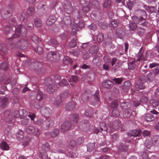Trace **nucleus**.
<instances>
[{"label":"nucleus","mask_w":159,"mask_h":159,"mask_svg":"<svg viewBox=\"0 0 159 159\" xmlns=\"http://www.w3.org/2000/svg\"><path fill=\"white\" fill-rule=\"evenodd\" d=\"M22 32V35L23 37L26 36L27 30L25 27L21 25H18L16 29L15 34L8 39V43L9 44L10 48L11 49L18 48L20 49L24 50L27 48L28 44L27 41L24 39H21L18 41L17 43H15V39L19 37Z\"/></svg>","instance_id":"f257e3e1"},{"label":"nucleus","mask_w":159,"mask_h":159,"mask_svg":"<svg viewBox=\"0 0 159 159\" xmlns=\"http://www.w3.org/2000/svg\"><path fill=\"white\" fill-rule=\"evenodd\" d=\"M136 15L132 17V20L139 23L142 20H145L147 18L146 11L143 10L138 9L135 11Z\"/></svg>","instance_id":"f03ea898"},{"label":"nucleus","mask_w":159,"mask_h":159,"mask_svg":"<svg viewBox=\"0 0 159 159\" xmlns=\"http://www.w3.org/2000/svg\"><path fill=\"white\" fill-rule=\"evenodd\" d=\"M45 85L48 86L47 90L49 93H54L58 89V87L54 82V81L50 78L48 79L45 81Z\"/></svg>","instance_id":"7ed1b4c3"},{"label":"nucleus","mask_w":159,"mask_h":159,"mask_svg":"<svg viewBox=\"0 0 159 159\" xmlns=\"http://www.w3.org/2000/svg\"><path fill=\"white\" fill-rule=\"evenodd\" d=\"M60 57V54L57 51L50 52L47 54V60L48 61L52 63L59 60Z\"/></svg>","instance_id":"20e7f679"},{"label":"nucleus","mask_w":159,"mask_h":159,"mask_svg":"<svg viewBox=\"0 0 159 159\" xmlns=\"http://www.w3.org/2000/svg\"><path fill=\"white\" fill-rule=\"evenodd\" d=\"M26 132L29 134H34L35 136L38 137L39 135L40 132L38 128L35 129L33 126H28L25 129Z\"/></svg>","instance_id":"39448f33"},{"label":"nucleus","mask_w":159,"mask_h":159,"mask_svg":"<svg viewBox=\"0 0 159 159\" xmlns=\"http://www.w3.org/2000/svg\"><path fill=\"white\" fill-rule=\"evenodd\" d=\"M121 125L120 121L119 120H116L114 121L112 124H110L109 126V132L111 133L118 129L119 126Z\"/></svg>","instance_id":"423d86ee"},{"label":"nucleus","mask_w":159,"mask_h":159,"mask_svg":"<svg viewBox=\"0 0 159 159\" xmlns=\"http://www.w3.org/2000/svg\"><path fill=\"white\" fill-rule=\"evenodd\" d=\"M90 16L94 20L98 21L102 19V14L99 10H97L93 11Z\"/></svg>","instance_id":"0eeeda50"},{"label":"nucleus","mask_w":159,"mask_h":159,"mask_svg":"<svg viewBox=\"0 0 159 159\" xmlns=\"http://www.w3.org/2000/svg\"><path fill=\"white\" fill-rule=\"evenodd\" d=\"M53 121L48 118L44 120L43 124V128L45 129H48L49 128L52 127L53 125Z\"/></svg>","instance_id":"6e6552de"},{"label":"nucleus","mask_w":159,"mask_h":159,"mask_svg":"<svg viewBox=\"0 0 159 159\" xmlns=\"http://www.w3.org/2000/svg\"><path fill=\"white\" fill-rule=\"evenodd\" d=\"M71 126V122L69 121H66L61 125V130L62 132H65L68 130Z\"/></svg>","instance_id":"1a4fd4ad"},{"label":"nucleus","mask_w":159,"mask_h":159,"mask_svg":"<svg viewBox=\"0 0 159 159\" xmlns=\"http://www.w3.org/2000/svg\"><path fill=\"white\" fill-rule=\"evenodd\" d=\"M61 22L67 27L70 26L72 23V20L70 16L68 14L67 15H65L63 17Z\"/></svg>","instance_id":"9d476101"},{"label":"nucleus","mask_w":159,"mask_h":159,"mask_svg":"<svg viewBox=\"0 0 159 159\" xmlns=\"http://www.w3.org/2000/svg\"><path fill=\"white\" fill-rule=\"evenodd\" d=\"M142 51V48L140 49L139 52L137 56V61H145L147 60V57L148 56V52H146L145 53V56L144 57L143 53H141V51Z\"/></svg>","instance_id":"9b49d317"},{"label":"nucleus","mask_w":159,"mask_h":159,"mask_svg":"<svg viewBox=\"0 0 159 159\" xmlns=\"http://www.w3.org/2000/svg\"><path fill=\"white\" fill-rule=\"evenodd\" d=\"M51 111V110L49 108L45 106L42 107L41 109V113L47 117L50 116Z\"/></svg>","instance_id":"f8f14e48"},{"label":"nucleus","mask_w":159,"mask_h":159,"mask_svg":"<svg viewBox=\"0 0 159 159\" xmlns=\"http://www.w3.org/2000/svg\"><path fill=\"white\" fill-rule=\"evenodd\" d=\"M59 130L57 129H55L50 132H46L45 133V135L47 136H50L52 138L56 137L59 134Z\"/></svg>","instance_id":"ddd939ff"},{"label":"nucleus","mask_w":159,"mask_h":159,"mask_svg":"<svg viewBox=\"0 0 159 159\" xmlns=\"http://www.w3.org/2000/svg\"><path fill=\"white\" fill-rule=\"evenodd\" d=\"M91 95L89 92L85 91L82 94L81 96V99L84 102H87L91 97Z\"/></svg>","instance_id":"4468645a"},{"label":"nucleus","mask_w":159,"mask_h":159,"mask_svg":"<svg viewBox=\"0 0 159 159\" xmlns=\"http://www.w3.org/2000/svg\"><path fill=\"white\" fill-rule=\"evenodd\" d=\"M113 84V82L109 80L104 81L102 83L103 87L107 89L112 88Z\"/></svg>","instance_id":"2eb2a0df"},{"label":"nucleus","mask_w":159,"mask_h":159,"mask_svg":"<svg viewBox=\"0 0 159 159\" xmlns=\"http://www.w3.org/2000/svg\"><path fill=\"white\" fill-rule=\"evenodd\" d=\"M141 134V131L140 130H134L129 132L128 133V135L129 136L135 137L139 136Z\"/></svg>","instance_id":"dca6fc26"},{"label":"nucleus","mask_w":159,"mask_h":159,"mask_svg":"<svg viewBox=\"0 0 159 159\" xmlns=\"http://www.w3.org/2000/svg\"><path fill=\"white\" fill-rule=\"evenodd\" d=\"M76 103L74 102H70L66 105L65 109L67 111H72L75 108Z\"/></svg>","instance_id":"f3484780"},{"label":"nucleus","mask_w":159,"mask_h":159,"mask_svg":"<svg viewBox=\"0 0 159 159\" xmlns=\"http://www.w3.org/2000/svg\"><path fill=\"white\" fill-rule=\"evenodd\" d=\"M69 95V91L68 89H66L63 91L61 93L60 98L61 100L63 101L67 98Z\"/></svg>","instance_id":"a211bd4d"},{"label":"nucleus","mask_w":159,"mask_h":159,"mask_svg":"<svg viewBox=\"0 0 159 159\" xmlns=\"http://www.w3.org/2000/svg\"><path fill=\"white\" fill-rule=\"evenodd\" d=\"M20 112L18 111L15 110L13 111L11 114V116L9 117V120H11V121L12 120L14 119L15 118L20 117Z\"/></svg>","instance_id":"6ab92c4d"},{"label":"nucleus","mask_w":159,"mask_h":159,"mask_svg":"<svg viewBox=\"0 0 159 159\" xmlns=\"http://www.w3.org/2000/svg\"><path fill=\"white\" fill-rule=\"evenodd\" d=\"M133 112H134V111L132 109L129 108H127L124 111L123 115L124 117H129L131 115Z\"/></svg>","instance_id":"aec40b11"},{"label":"nucleus","mask_w":159,"mask_h":159,"mask_svg":"<svg viewBox=\"0 0 159 159\" xmlns=\"http://www.w3.org/2000/svg\"><path fill=\"white\" fill-rule=\"evenodd\" d=\"M12 14L11 10H3L1 12L2 16L4 18H7L10 17Z\"/></svg>","instance_id":"412c9836"},{"label":"nucleus","mask_w":159,"mask_h":159,"mask_svg":"<svg viewBox=\"0 0 159 159\" xmlns=\"http://www.w3.org/2000/svg\"><path fill=\"white\" fill-rule=\"evenodd\" d=\"M131 84L129 81H127L124 83L122 89L124 92H127L130 89Z\"/></svg>","instance_id":"4be33fe9"},{"label":"nucleus","mask_w":159,"mask_h":159,"mask_svg":"<svg viewBox=\"0 0 159 159\" xmlns=\"http://www.w3.org/2000/svg\"><path fill=\"white\" fill-rule=\"evenodd\" d=\"M56 18L53 15L50 16L48 19L46 24L48 25H52L56 20Z\"/></svg>","instance_id":"5701e85b"},{"label":"nucleus","mask_w":159,"mask_h":159,"mask_svg":"<svg viewBox=\"0 0 159 159\" xmlns=\"http://www.w3.org/2000/svg\"><path fill=\"white\" fill-rule=\"evenodd\" d=\"M139 61H134L128 64V68L130 70H134L135 68L136 65L139 63Z\"/></svg>","instance_id":"b1692460"},{"label":"nucleus","mask_w":159,"mask_h":159,"mask_svg":"<svg viewBox=\"0 0 159 159\" xmlns=\"http://www.w3.org/2000/svg\"><path fill=\"white\" fill-rule=\"evenodd\" d=\"M116 34L118 38H121L125 34L124 29L121 28H118L116 30Z\"/></svg>","instance_id":"393cba45"},{"label":"nucleus","mask_w":159,"mask_h":159,"mask_svg":"<svg viewBox=\"0 0 159 159\" xmlns=\"http://www.w3.org/2000/svg\"><path fill=\"white\" fill-rule=\"evenodd\" d=\"M144 119L146 121L149 122L154 120L155 117L151 114H147L145 116Z\"/></svg>","instance_id":"a878e982"},{"label":"nucleus","mask_w":159,"mask_h":159,"mask_svg":"<svg viewBox=\"0 0 159 159\" xmlns=\"http://www.w3.org/2000/svg\"><path fill=\"white\" fill-rule=\"evenodd\" d=\"M70 119L74 123L76 124L79 119V115L77 114H73L71 115Z\"/></svg>","instance_id":"bb28decb"},{"label":"nucleus","mask_w":159,"mask_h":159,"mask_svg":"<svg viewBox=\"0 0 159 159\" xmlns=\"http://www.w3.org/2000/svg\"><path fill=\"white\" fill-rule=\"evenodd\" d=\"M58 152L59 153H64L67 155L69 157L72 158L74 157V155L73 153L72 152H68L67 153L64 150H62L61 149L59 148L58 150Z\"/></svg>","instance_id":"cd10ccee"},{"label":"nucleus","mask_w":159,"mask_h":159,"mask_svg":"<svg viewBox=\"0 0 159 159\" xmlns=\"http://www.w3.org/2000/svg\"><path fill=\"white\" fill-rule=\"evenodd\" d=\"M64 9L65 11L68 14L73 11V8L71 5L69 4L67 5H66L64 6Z\"/></svg>","instance_id":"c85d7f7f"},{"label":"nucleus","mask_w":159,"mask_h":159,"mask_svg":"<svg viewBox=\"0 0 159 159\" xmlns=\"http://www.w3.org/2000/svg\"><path fill=\"white\" fill-rule=\"evenodd\" d=\"M20 20L21 21L25 22L27 20V17L26 15L23 12H21L19 14Z\"/></svg>","instance_id":"c756f323"},{"label":"nucleus","mask_w":159,"mask_h":159,"mask_svg":"<svg viewBox=\"0 0 159 159\" xmlns=\"http://www.w3.org/2000/svg\"><path fill=\"white\" fill-rule=\"evenodd\" d=\"M76 143L75 140H72L69 143V148L72 150L75 149L76 147Z\"/></svg>","instance_id":"7c9ffc66"},{"label":"nucleus","mask_w":159,"mask_h":159,"mask_svg":"<svg viewBox=\"0 0 159 159\" xmlns=\"http://www.w3.org/2000/svg\"><path fill=\"white\" fill-rule=\"evenodd\" d=\"M152 143L154 145H157L159 144V136L156 135L152 139Z\"/></svg>","instance_id":"2f4dec72"},{"label":"nucleus","mask_w":159,"mask_h":159,"mask_svg":"<svg viewBox=\"0 0 159 159\" xmlns=\"http://www.w3.org/2000/svg\"><path fill=\"white\" fill-rule=\"evenodd\" d=\"M109 125H108L107 127L106 124L105 123L102 122L100 123V129L101 130H104L105 132L107 131V130L109 131V129H110L109 128Z\"/></svg>","instance_id":"473e14b6"},{"label":"nucleus","mask_w":159,"mask_h":159,"mask_svg":"<svg viewBox=\"0 0 159 159\" xmlns=\"http://www.w3.org/2000/svg\"><path fill=\"white\" fill-rule=\"evenodd\" d=\"M98 48L97 47H91L89 50V53L92 55H96L98 52Z\"/></svg>","instance_id":"72a5a7b5"},{"label":"nucleus","mask_w":159,"mask_h":159,"mask_svg":"<svg viewBox=\"0 0 159 159\" xmlns=\"http://www.w3.org/2000/svg\"><path fill=\"white\" fill-rule=\"evenodd\" d=\"M67 80L69 83H70V84L72 85L73 84L72 83H71L72 81L76 83L79 80V78L76 76H73L71 77V78H69L67 79Z\"/></svg>","instance_id":"f704fd0d"},{"label":"nucleus","mask_w":159,"mask_h":159,"mask_svg":"<svg viewBox=\"0 0 159 159\" xmlns=\"http://www.w3.org/2000/svg\"><path fill=\"white\" fill-rule=\"evenodd\" d=\"M128 146L124 143H120L119 146V149L120 152L126 151L128 149Z\"/></svg>","instance_id":"c9c22d12"},{"label":"nucleus","mask_w":159,"mask_h":159,"mask_svg":"<svg viewBox=\"0 0 159 159\" xmlns=\"http://www.w3.org/2000/svg\"><path fill=\"white\" fill-rule=\"evenodd\" d=\"M111 5V0H105L103 3V7L107 9H109Z\"/></svg>","instance_id":"e433bc0d"},{"label":"nucleus","mask_w":159,"mask_h":159,"mask_svg":"<svg viewBox=\"0 0 159 159\" xmlns=\"http://www.w3.org/2000/svg\"><path fill=\"white\" fill-rule=\"evenodd\" d=\"M1 149L4 150H8L9 149V146L7 143L5 142H2L0 145Z\"/></svg>","instance_id":"4c0bfd02"},{"label":"nucleus","mask_w":159,"mask_h":159,"mask_svg":"<svg viewBox=\"0 0 159 159\" xmlns=\"http://www.w3.org/2000/svg\"><path fill=\"white\" fill-rule=\"evenodd\" d=\"M0 50L6 53L8 52V50L5 44L1 43L0 44Z\"/></svg>","instance_id":"58836bf2"},{"label":"nucleus","mask_w":159,"mask_h":159,"mask_svg":"<svg viewBox=\"0 0 159 159\" xmlns=\"http://www.w3.org/2000/svg\"><path fill=\"white\" fill-rule=\"evenodd\" d=\"M145 86L143 84H142L140 82L137 83L135 84V89L137 91H139L140 89H144Z\"/></svg>","instance_id":"ea45409f"},{"label":"nucleus","mask_w":159,"mask_h":159,"mask_svg":"<svg viewBox=\"0 0 159 159\" xmlns=\"http://www.w3.org/2000/svg\"><path fill=\"white\" fill-rule=\"evenodd\" d=\"M42 149L45 152L48 151L50 149V147L49 144L47 143L42 145Z\"/></svg>","instance_id":"a19ab883"},{"label":"nucleus","mask_w":159,"mask_h":159,"mask_svg":"<svg viewBox=\"0 0 159 159\" xmlns=\"http://www.w3.org/2000/svg\"><path fill=\"white\" fill-rule=\"evenodd\" d=\"M4 116L6 121H11V120H9V117L11 116V114L10 111L7 110L5 111L4 113Z\"/></svg>","instance_id":"79ce46f5"},{"label":"nucleus","mask_w":159,"mask_h":159,"mask_svg":"<svg viewBox=\"0 0 159 159\" xmlns=\"http://www.w3.org/2000/svg\"><path fill=\"white\" fill-rule=\"evenodd\" d=\"M95 143H89L87 145V151L90 152L92 151L95 148Z\"/></svg>","instance_id":"37998d69"},{"label":"nucleus","mask_w":159,"mask_h":159,"mask_svg":"<svg viewBox=\"0 0 159 159\" xmlns=\"http://www.w3.org/2000/svg\"><path fill=\"white\" fill-rule=\"evenodd\" d=\"M34 12V8L33 7H30L27 10L26 13L28 15L31 16L33 15Z\"/></svg>","instance_id":"c03bdc74"},{"label":"nucleus","mask_w":159,"mask_h":159,"mask_svg":"<svg viewBox=\"0 0 159 159\" xmlns=\"http://www.w3.org/2000/svg\"><path fill=\"white\" fill-rule=\"evenodd\" d=\"M4 31L6 34H8L13 31V29L11 26L7 25L5 27Z\"/></svg>","instance_id":"a18cd8bd"},{"label":"nucleus","mask_w":159,"mask_h":159,"mask_svg":"<svg viewBox=\"0 0 159 159\" xmlns=\"http://www.w3.org/2000/svg\"><path fill=\"white\" fill-rule=\"evenodd\" d=\"M118 100H115L112 101L110 104L109 106L111 108H117L118 106Z\"/></svg>","instance_id":"49530a36"},{"label":"nucleus","mask_w":159,"mask_h":159,"mask_svg":"<svg viewBox=\"0 0 159 159\" xmlns=\"http://www.w3.org/2000/svg\"><path fill=\"white\" fill-rule=\"evenodd\" d=\"M39 159H49L47 154L46 152H40L39 155Z\"/></svg>","instance_id":"de8ad7c7"},{"label":"nucleus","mask_w":159,"mask_h":159,"mask_svg":"<svg viewBox=\"0 0 159 159\" xmlns=\"http://www.w3.org/2000/svg\"><path fill=\"white\" fill-rule=\"evenodd\" d=\"M8 65L7 63L4 61L0 64V69L4 70H7L8 69Z\"/></svg>","instance_id":"09e8293b"},{"label":"nucleus","mask_w":159,"mask_h":159,"mask_svg":"<svg viewBox=\"0 0 159 159\" xmlns=\"http://www.w3.org/2000/svg\"><path fill=\"white\" fill-rule=\"evenodd\" d=\"M86 13L82 10H80L78 12L76 15V17L78 19H80L83 16L86 15Z\"/></svg>","instance_id":"8fccbe9b"},{"label":"nucleus","mask_w":159,"mask_h":159,"mask_svg":"<svg viewBox=\"0 0 159 159\" xmlns=\"http://www.w3.org/2000/svg\"><path fill=\"white\" fill-rule=\"evenodd\" d=\"M71 59L68 57H65L63 59V63L66 65H68L71 63Z\"/></svg>","instance_id":"3c124183"},{"label":"nucleus","mask_w":159,"mask_h":159,"mask_svg":"<svg viewBox=\"0 0 159 159\" xmlns=\"http://www.w3.org/2000/svg\"><path fill=\"white\" fill-rule=\"evenodd\" d=\"M8 102V99L7 97L3 98L2 100V106L3 108L6 107Z\"/></svg>","instance_id":"603ef678"},{"label":"nucleus","mask_w":159,"mask_h":159,"mask_svg":"<svg viewBox=\"0 0 159 159\" xmlns=\"http://www.w3.org/2000/svg\"><path fill=\"white\" fill-rule=\"evenodd\" d=\"M98 25L100 28L103 29H105L107 26V25L106 23L102 22H99Z\"/></svg>","instance_id":"864d4df0"},{"label":"nucleus","mask_w":159,"mask_h":159,"mask_svg":"<svg viewBox=\"0 0 159 159\" xmlns=\"http://www.w3.org/2000/svg\"><path fill=\"white\" fill-rule=\"evenodd\" d=\"M147 77L144 75H141L139 77V82L142 84H143L147 80Z\"/></svg>","instance_id":"5fc2aeb1"},{"label":"nucleus","mask_w":159,"mask_h":159,"mask_svg":"<svg viewBox=\"0 0 159 159\" xmlns=\"http://www.w3.org/2000/svg\"><path fill=\"white\" fill-rule=\"evenodd\" d=\"M34 94L36 95V98L37 100H42L41 94H42V92L38 90L37 92H34Z\"/></svg>","instance_id":"6e6d98bb"},{"label":"nucleus","mask_w":159,"mask_h":159,"mask_svg":"<svg viewBox=\"0 0 159 159\" xmlns=\"http://www.w3.org/2000/svg\"><path fill=\"white\" fill-rule=\"evenodd\" d=\"M24 133L21 130H19L16 134V137L20 139H22L24 138Z\"/></svg>","instance_id":"4d7b16f0"},{"label":"nucleus","mask_w":159,"mask_h":159,"mask_svg":"<svg viewBox=\"0 0 159 159\" xmlns=\"http://www.w3.org/2000/svg\"><path fill=\"white\" fill-rule=\"evenodd\" d=\"M145 145L147 148L150 149L152 145V143L151 141L149 140H146L145 142Z\"/></svg>","instance_id":"13d9d810"},{"label":"nucleus","mask_w":159,"mask_h":159,"mask_svg":"<svg viewBox=\"0 0 159 159\" xmlns=\"http://www.w3.org/2000/svg\"><path fill=\"white\" fill-rule=\"evenodd\" d=\"M112 115L115 117L119 116L120 115V113L117 108H115L112 111Z\"/></svg>","instance_id":"bf43d9fd"},{"label":"nucleus","mask_w":159,"mask_h":159,"mask_svg":"<svg viewBox=\"0 0 159 159\" xmlns=\"http://www.w3.org/2000/svg\"><path fill=\"white\" fill-rule=\"evenodd\" d=\"M31 39L35 43H39L41 41L40 39L36 35L34 34H33L31 36Z\"/></svg>","instance_id":"052dcab7"},{"label":"nucleus","mask_w":159,"mask_h":159,"mask_svg":"<svg viewBox=\"0 0 159 159\" xmlns=\"http://www.w3.org/2000/svg\"><path fill=\"white\" fill-rule=\"evenodd\" d=\"M80 49H78L75 50H73L70 51V53L75 56H77L80 54Z\"/></svg>","instance_id":"680f3d73"},{"label":"nucleus","mask_w":159,"mask_h":159,"mask_svg":"<svg viewBox=\"0 0 159 159\" xmlns=\"http://www.w3.org/2000/svg\"><path fill=\"white\" fill-rule=\"evenodd\" d=\"M93 113V110L91 108H90L89 110L86 111L85 113V115L87 116L90 117L92 116Z\"/></svg>","instance_id":"e2e57ef3"},{"label":"nucleus","mask_w":159,"mask_h":159,"mask_svg":"<svg viewBox=\"0 0 159 159\" xmlns=\"http://www.w3.org/2000/svg\"><path fill=\"white\" fill-rule=\"evenodd\" d=\"M76 39L75 38H74L69 43V45L71 48L74 47L76 45Z\"/></svg>","instance_id":"0e129e2a"},{"label":"nucleus","mask_w":159,"mask_h":159,"mask_svg":"<svg viewBox=\"0 0 159 159\" xmlns=\"http://www.w3.org/2000/svg\"><path fill=\"white\" fill-rule=\"evenodd\" d=\"M44 121V120L43 118L39 119L36 122V124L40 126L43 128V124Z\"/></svg>","instance_id":"69168bd1"},{"label":"nucleus","mask_w":159,"mask_h":159,"mask_svg":"<svg viewBox=\"0 0 159 159\" xmlns=\"http://www.w3.org/2000/svg\"><path fill=\"white\" fill-rule=\"evenodd\" d=\"M149 102L154 107H157L158 105L159 102L158 101L155 100L153 99L150 100Z\"/></svg>","instance_id":"338daca9"},{"label":"nucleus","mask_w":159,"mask_h":159,"mask_svg":"<svg viewBox=\"0 0 159 159\" xmlns=\"http://www.w3.org/2000/svg\"><path fill=\"white\" fill-rule=\"evenodd\" d=\"M34 23L35 25L38 27H40L42 25L41 20L39 18H36L35 19Z\"/></svg>","instance_id":"774afa93"}]
</instances>
